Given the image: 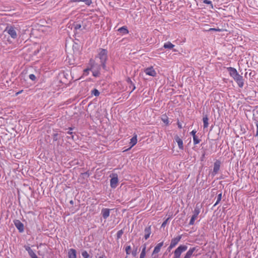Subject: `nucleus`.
I'll use <instances>...</instances> for the list:
<instances>
[{"label":"nucleus","mask_w":258,"mask_h":258,"mask_svg":"<svg viewBox=\"0 0 258 258\" xmlns=\"http://www.w3.org/2000/svg\"><path fill=\"white\" fill-rule=\"evenodd\" d=\"M187 246L185 245H179L173 252V256L172 258H180L181 253L186 251Z\"/></svg>","instance_id":"nucleus-1"},{"label":"nucleus","mask_w":258,"mask_h":258,"mask_svg":"<svg viewBox=\"0 0 258 258\" xmlns=\"http://www.w3.org/2000/svg\"><path fill=\"white\" fill-rule=\"evenodd\" d=\"M98 57L100 60L101 64L104 67L107 58V51L105 49H100Z\"/></svg>","instance_id":"nucleus-2"},{"label":"nucleus","mask_w":258,"mask_h":258,"mask_svg":"<svg viewBox=\"0 0 258 258\" xmlns=\"http://www.w3.org/2000/svg\"><path fill=\"white\" fill-rule=\"evenodd\" d=\"M5 31L13 39H16L17 37L16 28L14 26H8L5 29Z\"/></svg>","instance_id":"nucleus-3"},{"label":"nucleus","mask_w":258,"mask_h":258,"mask_svg":"<svg viewBox=\"0 0 258 258\" xmlns=\"http://www.w3.org/2000/svg\"><path fill=\"white\" fill-rule=\"evenodd\" d=\"M182 238V235H178L176 237L172 238L171 240V242L169 246L168 247V249L170 250L175 247L176 245L178 243Z\"/></svg>","instance_id":"nucleus-4"},{"label":"nucleus","mask_w":258,"mask_h":258,"mask_svg":"<svg viewBox=\"0 0 258 258\" xmlns=\"http://www.w3.org/2000/svg\"><path fill=\"white\" fill-rule=\"evenodd\" d=\"M200 213V208L199 207H198L197 206H196V207L195 208L194 211V214L192 216V217L190 220V221L189 223V225H192L194 224L195 221L196 219H197V218Z\"/></svg>","instance_id":"nucleus-5"},{"label":"nucleus","mask_w":258,"mask_h":258,"mask_svg":"<svg viewBox=\"0 0 258 258\" xmlns=\"http://www.w3.org/2000/svg\"><path fill=\"white\" fill-rule=\"evenodd\" d=\"M144 72L147 75L155 77L157 75V73L153 67L147 68L144 70Z\"/></svg>","instance_id":"nucleus-6"},{"label":"nucleus","mask_w":258,"mask_h":258,"mask_svg":"<svg viewBox=\"0 0 258 258\" xmlns=\"http://www.w3.org/2000/svg\"><path fill=\"white\" fill-rule=\"evenodd\" d=\"M118 182L117 174H112V177L110 179V186L112 188H115Z\"/></svg>","instance_id":"nucleus-7"},{"label":"nucleus","mask_w":258,"mask_h":258,"mask_svg":"<svg viewBox=\"0 0 258 258\" xmlns=\"http://www.w3.org/2000/svg\"><path fill=\"white\" fill-rule=\"evenodd\" d=\"M89 66L91 70L96 69L98 70L100 69V65L96 63L95 61L93 59H90L89 62Z\"/></svg>","instance_id":"nucleus-8"},{"label":"nucleus","mask_w":258,"mask_h":258,"mask_svg":"<svg viewBox=\"0 0 258 258\" xmlns=\"http://www.w3.org/2000/svg\"><path fill=\"white\" fill-rule=\"evenodd\" d=\"M221 165V162L219 160H216L214 164V168H213V175H216L218 172L219 171L220 169Z\"/></svg>","instance_id":"nucleus-9"},{"label":"nucleus","mask_w":258,"mask_h":258,"mask_svg":"<svg viewBox=\"0 0 258 258\" xmlns=\"http://www.w3.org/2000/svg\"><path fill=\"white\" fill-rule=\"evenodd\" d=\"M163 243H164L163 241H162V242H161L158 243L156 245V246L154 247V249L153 251L152 255L156 254L157 253H158L160 251L161 247L163 245Z\"/></svg>","instance_id":"nucleus-10"},{"label":"nucleus","mask_w":258,"mask_h":258,"mask_svg":"<svg viewBox=\"0 0 258 258\" xmlns=\"http://www.w3.org/2000/svg\"><path fill=\"white\" fill-rule=\"evenodd\" d=\"M137 135H135L134 137L130 140V147L128 149L125 150L124 151H126L130 150L132 147H133L135 145H136V144L137 143Z\"/></svg>","instance_id":"nucleus-11"},{"label":"nucleus","mask_w":258,"mask_h":258,"mask_svg":"<svg viewBox=\"0 0 258 258\" xmlns=\"http://www.w3.org/2000/svg\"><path fill=\"white\" fill-rule=\"evenodd\" d=\"M14 224L20 232H22L24 231V225L20 221L18 220H15Z\"/></svg>","instance_id":"nucleus-12"},{"label":"nucleus","mask_w":258,"mask_h":258,"mask_svg":"<svg viewBox=\"0 0 258 258\" xmlns=\"http://www.w3.org/2000/svg\"><path fill=\"white\" fill-rule=\"evenodd\" d=\"M25 249L28 251L31 258H38L33 250L30 248V247L26 246H25Z\"/></svg>","instance_id":"nucleus-13"},{"label":"nucleus","mask_w":258,"mask_h":258,"mask_svg":"<svg viewBox=\"0 0 258 258\" xmlns=\"http://www.w3.org/2000/svg\"><path fill=\"white\" fill-rule=\"evenodd\" d=\"M175 140L176 142L178 144V148L180 150H183V141L178 136L175 137Z\"/></svg>","instance_id":"nucleus-14"},{"label":"nucleus","mask_w":258,"mask_h":258,"mask_svg":"<svg viewBox=\"0 0 258 258\" xmlns=\"http://www.w3.org/2000/svg\"><path fill=\"white\" fill-rule=\"evenodd\" d=\"M144 232H145L144 238L145 240H147L149 238L150 234L151 233V226H149L147 227H146L144 230Z\"/></svg>","instance_id":"nucleus-15"},{"label":"nucleus","mask_w":258,"mask_h":258,"mask_svg":"<svg viewBox=\"0 0 258 258\" xmlns=\"http://www.w3.org/2000/svg\"><path fill=\"white\" fill-rule=\"evenodd\" d=\"M102 216L104 219H107L110 215V209H103L101 211Z\"/></svg>","instance_id":"nucleus-16"},{"label":"nucleus","mask_w":258,"mask_h":258,"mask_svg":"<svg viewBox=\"0 0 258 258\" xmlns=\"http://www.w3.org/2000/svg\"><path fill=\"white\" fill-rule=\"evenodd\" d=\"M69 258H77L76 250L71 248L68 251Z\"/></svg>","instance_id":"nucleus-17"},{"label":"nucleus","mask_w":258,"mask_h":258,"mask_svg":"<svg viewBox=\"0 0 258 258\" xmlns=\"http://www.w3.org/2000/svg\"><path fill=\"white\" fill-rule=\"evenodd\" d=\"M227 70L229 72L230 76L231 77H233L234 75H236L238 73L237 70L234 68L229 67L227 68Z\"/></svg>","instance_id":"nucleus-18"},{"label":"nucleus","mask_w":258,"mask_h":258,"mask_svg":"<svg viewBox=\"0 0 258 258\" xmlns=\"http://www.w3.org/2000/svg\"><path fill=\"white\" fill-rule=\"evenodd\" d=\"M235 82L237 83L239 87L242 88L243 87L244 82L242 76H241L240 78L236 80Z\"/></svg>","instance_id":"nucleus-19"},{"label":"nucleus","mask_w":258,"mask_h":258,"mask_svg":"<svg viewBox=\"0 0 258 258\" xmlns=\"http://www.w3.org/2000/svg\"><path fill=\"white\" fill-rule=\"evenodd\" d=\"M161 120L166 125H168L169 124L168 117L166 114L162 116Z\"/></svg>","instance_id":"nucleus-20"},{"label":"nucleus","mask_w":258,"mask_h":258,"mask_svg":"<svg viewBox=\"0 0 258 258\" xmlns=\"http://www.w3.org/2000/svg\"><path fill=\"white\" fill-rule=\"evenodd\" d=\"M203 123H204V128L208 127V126L209 125V122H208L209 118L207 117V116H204L203 118Z\"/></svg>","instance_id":"nucleus-21"},{"label":"nucleus","mask_w":258,"mask_h":258,"mask_svg":"<svg viewBox=\"0 0 258 258\" xmlns=\"http://www.w3.org/2000/svg\"><path fill=\"white\" fill-rule=\"evenodd\" d=\"M174 45L172 44L170 42H167L164 44L163 47L164 48L172 49L174 47Z\"/></svg>","instance_id":"nucleus-22"},{"label":"nucleus","mask_w":258,"mask_h":258,"mask_svg":"<svg viewBox=\"0 0 258 258\" xmlns=\"http://www.w3.org/2000/svg\"><path fill=\"white\" fill-rule=\"evenodd\" d=\"M195 247L190 248L186 252L185 255L191 257L193 252L195 251Z\"/></svg>","instance_id":"nucleus-23"},{"label":"nucleus","mask_w":258,"mask_h":258,"mask_svg":"<svg viewBox=\"0 0 258 258\" xmlns=\"http://www.w3.org/2000/svg\"><path fill=\"white\" fill-rule=\"evenodd\" d=\"M146 245H144L142 248L141 253L140 254V258H145L146 256Z\"/></svg>","instance_id":"nucleus-24"},{"label":"nucleus","mask_w":258,"mask_h":258,"mask_svg":"<svg viewBox=\"0 0 258 258\" xmlns=\"http://www.w3.org/2000/svg\"><path fill=\"white\" fill-rule=\"evenodd\" d=\"M126 81L128 84L131 85V86H133V89L131 92V93L136 89V87L130 78L127 79Z\"/></svg>","instance_id":"nucleus-25"},{"label":"nucleus","mask_w":258,"mask_h":258,"mask_svg":"<svg viewBox=\"0 0 258 258\" xmlns=\"http://www.w3.org/2000/svg\"><path fill=\"white\" fill-rule=\"evenodd\" d=\"M118 31L120 32H122L124 34H127L128 33V31L126 27L124 26L119 28Z\"/></svg>","instance_id":"nucleus-26"},{"label":"nucleus","mask_w":258,"mask_h":258,"mask_svg":"<svg viewBox=\"0 0 258 258\" xmlns=\"http://www.w3.org/2000/svg\"><path fill=\"white\" fill-rule=\"evenodd\" d=\"M131 245H127L125 247V251L127 255H128L131 253Z\"/></svg>","instance_id":"nucleus-27"},{"label":"nucleus","mask_w":258,"mask_h":258,"mask_svg":"<svg viewBox=\"0 0 258 258\" xmlns=\"http://www.w3.org/2000/svg\"><path fill=\"white\" fill-rule=\"evenodd\" d=\"M222 192H221L220 194H219L218 195L217 201H216V203L214 204V206H216L217 205H218L220 203V202L221 201V200L222 199Z\"/></svg>","instance_id":"nucleus-28"},{"label":"nucleus","mask_w":258,"mask_h":258,"mask_svg":"<svg viewBox=\"0 0 258 258\" xmlns=\"http://www.w3.org/2000/svg\"><path fill=\"white\" fill-rule=\"evenodd\" d=\"M91 94L92 95H94L95 96H98L100 94V92L99 91L96 89H94L91 91Z\"/></svg>","instance_id":"nucleus-29"},{"label":"nucleus","mask_w":258,"mask_h":258,"mask_svg":"<svg viewBox=\"0 0 258 258\" xmlns=\"http://www.w3.org/2000/svg\"><path fill=\"white\" fill-rule=\"evenodd\" d=\"M193 141L194 145H197L200 143L201 142V140H200L198 137L196 136L193 137Z\"/></svg>","instance_id":"nucleus-30"},{"label":"nucleus","mask_w":258,"mask_h":258,"mask_svg":"<svg viewBox=\"0 0 258 258\" xmlns=\"http://www.w3.org/2000/svg\"><path fill=\"white\" fill-rule=\"evenodd\" d=\"M99 70H98L97 69L92 70L91 71H92L93 76H94V77L98 76V75L99 74Z\"/></svg>","instance_id":"nucleus-31"},{"label":"nucleus","mask_w":258,"mask_h":258,"mask_svg":"<svg viewBox=\"0 0 258 258\" xmlns=\"http://www.w3.org/2000/svg\"><path fill=\"white\" fill-rule=\"evenodd\" d=\"M123 230H119L117 233V234H116V238L117 239H119L121 238L122 235L123 234Z\"/></svg>","instance_id":"nucleus-32"},{"label":"nucleus","mask_w":258,"mask_h":258,"mask_svg":"<svg viewBox=\"0 0 258 258\" xmlns=\"http://www.w3.org/2000/svg\"><path fill=\"white\" fill-rule=\"evenodd\" d=\"M203 3L206 4H208L210 5L211 8L213 9L214 6L211 1L209 0H204Z\"/></svg>","instance_id":"nucleus-33"},{"label":"nucleus","mask_w":258,"mask_h":258,"mask_svg":"<svg viewBox=\"0 0 258 258\" xmlns=\"http://www.w3.org/2000/svg\"><path fill=\"white\" fill-rule=\"evenodd\" d=\"M82 255L84 258H89V254L88 253L87 251H83L82 253Z\"/></svg>","instance_id":"nucleus-34"},{"label":"nucleus","mask_w":258,"mask_h":258,"mask_svg":"<svg viewBox=\"0 0 258 258\" xmlns=\"http://www.w3.org/2000/svg\"><path fill=\"white\" fill-rule=\"evenodd\" d=\"M82 2H84L86 5L90 6L92 3V0H83Z\"/></svg>","instance_id":"nucleus-35"},{"label":"nucleus","mask_w":258,"mask_h":258,"mask_svg":"<svg viewBox=\"0 0 258 258\" xmlns=\"http://www.w3.org/2000/svg\"><path fill=\"white\" fill-rule=\"evenodd\" d=\"M91 69L90 68H87L84 70L83 75L87 76L89 74V71H91Z\"/></svg>","instance_id":"nucleus-36"},{"label":"nucleus","mask_w":258,"mask_h":258,"mask_svg":"<svg viewBox=\"0 0 258 258\" xmlns=\"http://www.w3.org/2000/svg\"><path fill=\"white\" fill-rule=\"evenodd\" d=\"M208 31H217V32H220V31H221V29H219V28H210Z\"/></svg>","instance_id":"nucleus-37"},{"label":"nucleus","mask_w":258,"mask_h":258,"mask_svg":"<svg viewBox=\"0 0 258 258\" xmlns=\"http://www.w3.org/2000/svg\"><path fill=\"white\" fill-rule=\"evenodd\" d=\"M241 77V75H240L238 73L236 75H234L233 77H232L233 79L234 80V81H235L236 80H237L238 79L240 78V77Z\"/></svg>","instance_id":"nucleus-38"},{"label":"nucleus","mask_w":258,"mask_h":258,"mask_svg":"<svg viewBox=\"0 0 258 258\" xmlns=\"http://www.w3.org/2000/svg\"><path fill=\"white\" fill-rule=\"evenodd\" d=\"M29 77V78L32 81H34L36 79V77L34 74H30Z\"/></svg>","instance_id":"nucleus-39"},{"label":"nucleus","mask_w":258,"mask_h":258,"mask_svg":"<svg viewBox=\"0 0 258 258\" xmlns=\"http://www.w3.org/2000/svg\"><path fill=\"white\" fill-rule=\"evenodd\" d=\"M82 26L81 24H77L76 25H75V30H78V29H80L81 28Z\"/></svg>","instance_id":"nucleus-40"},{"label":"nucleus","mask_w":258,"mask_h":258,"mask_svg":"<svg viewBox=\"0 0 258 258\" xmlns=\"http://www.w3.org/2000/svg\"><path fill=\"white\" fill-rule=\"evenodd\" d=\"M169 219V218H168L167 219H166L162 224V227H165V225L167 224V222L168 220Z\"/></svg>","instance_id":"nucleus-41"},{"label":"nucleus","mask_w":258,"mask_h":258,"mask_svg":"<svg viewBox=\"0 0 258 258\" xmlns=\"http://www.w3.org/2000/svg\"><path fill=\"white\" fill-rule=\"evenodd\" d=\"M132 254L133 256H136L137 255V248H136V249L132 251Z\"/></svg>","instance_id":"nucleus-42"},{"label":"nucleus","mask_w":258,"mask_h":258,"mask_svg":"<svg viewBox=\"0 0 258 258\" xmlns=\"http://www.w3.org/2000/svg\"><path fill=\"white\" fill-rule=\"evenodd\" d=\"M197 133V131L196 130H193L191 132H190V134L192 136V137H195V136H196V134Z\"/></svg>","instance_id":"nucleus-43"},{"label":"nucleus","mask_w":258,"mask_h":258,"mask_svg":"<svg viewBox=\"0 0 258 258\" xmlns=\"http://www.w3.org/2000/svg\"><path fill=\"white\" fill-rule=\"evenodd\" d=\"M83 0H71V3H79V2H82Z\"/></svg>","instance_id":"nucleus-44"},{"label":"nucleus","mask_w":258,"mask_h":258,"mask_svg":"<svg viewBox=\"0 0 258 258\" xmlns=\"http://www.w3.org/2000/svg\"><path fill=\"white\" fill-rule=\"evenodd\" d=\"M177 124L179 128L181 129L182 128V124L180 122L178 121Z\"/></svg>","instance_id":"nucleus-45"},{"label":"nucleus","mask_w":258,"mask_h":258,"mask_svg":"<svg viewBox=\"0 0 258 258\" xmlns=\"http://www.w3.org/2000/svg\"><path fill=\"white\" fill-rule=\"evenodd\" d=\"M68 134H69V135H72V139H74V136L72 135L73 134V133L71 131H69L68 132Z\"/></svg>","instance_id":"nucleus-46"},{"label":"nucleus","mask_w":258,"mask_h":258,"mask_svg":"<svg viewBox=\"0 0 258 258\" xmlns=\"http://www.w3.org/2000/svg\"><path fill=\"white\" fill-rule=\"evenodd\" d=\"M22 92H23V90H21V91H19V92H17V93H16V95H19V94H21Z\"/></svg>","instance_id":"nucleus-47"},{"label":"nucleus","mask_w":258,"mask_h":258,"mask_svg":"<svg viewBox=\"0 0 258 258\" xmlns=\"http://www.w3.org/2000/svg\"><path fill=\"white\" fill-rule=\"evenodd\" d=\"M256 126H257V130H256V133L255 136H258V124H256Z\"/></svg>","instance_id":"nucleus-48"},{"label":"nucleus","mask_w":258,"mask_h":258,"mask_svg":"<svg viewBox=\"0 0 258 258\" xmlns=\"http://www.w3.org/2000/svg\"><path fill=\"white\" fill-rule=\"evenodd\" d=\"M183 258H190V257L188 256L185 255Z\"/></svg>","instance_id":"nucleus-49"},{"label":"nucleus","mask_w":258,"mask_h":258,"mask_svg":"<svg viewBox=\"0 0 258 258\" xmlns=\"http://www.w3.org/2000/svg\"><path fill=\"white\" fill-rule=\"evenodd\" d=\"M69 130H70V131H72L73 130V128L72 127H70Z\"/></svg>","instance_id":"nucleus-50"},{"label":"nucleus","mask_w":258,"mask_h":258,"mask_svg":"<svg viewBox=\"0 0 258 258\" xmlns=\"http://www.w3.org/2000/svg\"><path fill=\"white\" fill-rule=\"evenodd\" d=\"M99 258H103V256H100Z\"/></svg>","instance_id":"nucleus-51"}]
</instances>
